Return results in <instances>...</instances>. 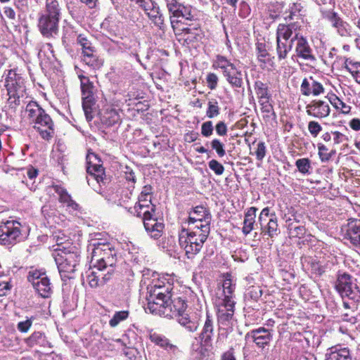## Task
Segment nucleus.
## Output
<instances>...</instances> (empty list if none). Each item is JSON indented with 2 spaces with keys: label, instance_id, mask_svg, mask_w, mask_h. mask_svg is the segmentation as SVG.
<instances>
[{
  "label": "nucleus",
  "instance_id": "nucleus-31",
  "mask_svg": "<svg viewBox=\"0 0 360 360\" xmlns=\"http://www.w3.org/2000/svg\"><path fill=\"white\" fill-rule=\"evenodd\" d=\"M101 266H103V268H105L106 266V264L103 260L99 262L97 271H91L86 276V281H88L89 285L92 288H96L98 285H101V280L99 279V278L101 276Z\"/></svg>",
  "mask_w": 360,
  "mask_h": 360
},
{
  "label": "nucleus",
  "instance_id": "nucleus-53",
  "mask_svg": "<svg viewBox=\"0 0 360 360\" xmlns=\"http://www.w3.org/2000/svg\"><path fill=\"white\" fill-rule=\"evenodd\" d=\"M121 352H123L125 357H127L129 360H133V359H136V354H138L137 349L134 347H126L124 345L123 348H122Z\"/></svg>",
  "mask_w": 360,
  "mask_h": 360
},
{
  "label": "nucleus",
  "instance_id": "nucleus-17",
  "mask_svg": "<svg viewBox=\"0 0 360 360\" xmlns=\"http://www.w3.org/2000/svg\"><path fill=\"white\" fill-rule=\"evenodd\" d=\"M34 128L37 129L44 139L49 140L53 135V123L50 116L43 113L35 122Z\"/></svg>",
  "mask_w": 360,
  "mask_h": 360
},
{
  "label": "nucleus",
  "instance_id": "nucleus-21",
  "mask_svg": "<svg viewBox=\"0 0 360 360\" xmlns=\"http://www.w3.org/2000/svg\"><path fill=\"white\" fill-rule=\"evenodd\" d=\"M326 18L341 37H348L350 35L349 25L347 22L344 21L337 13L333 11L329 12L327 14Z\"/></svg>",
  "mask_w": 360,
  "mask_h": 360
},
{
  "label": "nucleus",
  "instance_id": "nucleus-41",
  "mask_svg": "<svg viewBox=\"0 0 360 360\" xmlns=\"http://www.w3.org/2000/svg\"><path fill=\"white\" fill-rule=\"evenodd\" d=\"M210 144L212 148L216 151L219 158H222L226 155L224 144L219 139H214Z\"/></svg>",
  "mask_w": 360,
  "mask_h": 360
},
{
  "label": "nucleus",
  "instance_id": "nucleus-36",
  "mask_svg": "<svg viewBox=\"0 0 360 360\" xmlns=\"http://www.w3.org/2000/svg\"><path fill=\"white\" fill-rule=\"evenodd\" d=\"M295 166L298 171L304 175L309 174L312 169L311 161L308 158H300L297 160L295 162Z\"/></svg>",
  "mask_w": 360,
  "mask_h": 360
},
{
  "label": "nucleus",
  "instance_id": "nucleus-15",
  "mask_svg": "<svg viewBox=\"0 0 360 360\" xmlns=\"http://www.w3.org/2000/svg\"><path fill=\"white\" fill-rule=\"evenodd\" d=\"M86 172L98 183L103 181L104 169L101 159L94 153L89 152L86 155Z\"/></svg>",
  "mask_w": 360,
  "mask_h": 360
},
{
  "label": "nucleus",
  "instance_id": "nucleus-47",
  "mask_svg": "<svg viewBox=\"0 0 360 360\" xmlns=\"http://www.w3.org/2000/svg\"><path fill=\"white\" fill-rule=\"evenodd\" d=\"M345 68L352 75L356 71L360 70V63L354 62L349 58H346L345 60Z\"/></svg>",
  "mask_w": 360,
  "mask_h": 360
},
{
  "label": "nucleus",
  "instance_id": "nucleus-48",
  "mask_svg": "<svg viewBox=\"0 0 360 360\" xmlns=\"http://www.w3.org/2000/svg\"><path fill=\"white\" fill-rule=\"evenodd\" d=\"M308 130L313 137H316L322 131V127L316 121H310L308 123Z\"/></svg>",
  "mask_w": 360,
  "mask_h": 360
},
{
  "label": "nucleus",
  "instance_id": "nucleus-54",
  "mask_svg": "<svg viewBox=\"0 0 360 360\" xmlns=\"http://www.w3.org/2000/svg\"><path fill=\"white\" fill-rule=\"evenodd\" d=\"M206 82L207 86L211 89L214 90L216 89L218 83V77L215 73L210 72L206 77Z\"/></svg>",
  "mask_w": 360,
  "mask_h": 360
},
{
  "label": "nucleus",
  "instance_id": "nucleus-49",
  "mask_svg": "<svg viewBox=\"0 0 360 360\" xmlns=\"http://www.w3.org/2000/svg\"><path fill=\"white\" fill-rule=\"evenodd\" d=\"M262 295V290L259 287L251 286L248 288L246 296L251 300L257 301Z\"/></svg>",
  "mask_w": 360,
  "mask_h": 360
},
{
  "label": "nucleus",
  "instance_id": "nucleus-35",
  "mask_svg": "<svg viewBox=\"0 0 360 360\" xmlns=\"http://www.w3.org/2000/svg\"><path fill=\"white\" fill-rule=\"evenodd\" d=\"M167 8L171 14L170 18H178V13L182 4L179 3L177 0H165ZM171 25L174 27V20L170 19Z\"/></svg>",
  "mask_w": 360,
  "mask_h": 360
},
{
  "label": "nucleus",
  "instance_id": "nucleus-28",
  "mask_svg": "<svg viewBox=\"0 0 360 360\" xmlns=\"http://www.w3.org/2000/svg\"><path fill=\"white\" fill-rule=\"evenodd\" d=\"M151 205H153L151 203V196H150L149 198V197L142 196V195H140L138 203H136L134 207H130L128 211L136 217H141L142 210L149 208Z\"/></svg>",
  "mask_w": 360,
  "mask_h": 360
},
{
  "label": "nucleus",
  "instance_id": "nucleus-29",
  "mask_svg": "<svg viewBox=\"0 0 360 360\" xmlns=\"http://www.w3.org/2000/svg\"><path fill=\"white\" fill-rule=\"evenodd\" d=\"M27 117L35 124L37 120L44 113V110L34 101L30 102L25 110Z\"/></svg>",
  "mask_w": 360,
  "mask_h": 360
},
{
  "label": "nucleus",
  "instance_id": "nucleus-14",
  "mask_svg": "<svg viewBox=\"0 0 360 360\" xmlns=\"http://www.w3.org/2000/svg\"><path fill=\"white\" fill-rule=\"evenodd\" d=\"M28 280L41 297H48L50 296L51 293V283L45 274L33 272L32 274H30Z\"/></svg>",
  "mask_w": 360,
  "mask_h": 360
},
{
  "label": "nucleus",
  "instance_id": "nucleus-44",
  "mask_svg": "<svg viewBox=\"0 0 360 360\" xmlns=\"http://www.w3.org/2000/svg\"><path fill=\"white\" fill-rule=\"evenodd\" d=\"M241 352L240 345H235L233 347L230 348L228 351L224 353L221 360H236L237 352Z\"/></svg>",
  "mask_w": 360,
  "mask_h": 360
},
{
  "label": "nucleus",
  "instance_id": "nucleus-63",
  "mask_svg": "<svg viewBox=\"0 0 360 360\" xmlns=\"http://www.w3.org/2000/svg\"><path fill=\"white\" fill-rule=\"evenodd\" d=\"M124 169L125 170L124 171V172L125 174L126 179L129 181H132L134 183L136 181V179L133 170L130 167L127 166L124 167Z\"/></svg>",
  "mask_w": 360,
  "mask_h": 360
},
{
  "label": "nucleus",
  "instance_id": "nucleus-7",
  "mask_svg": "<svg viewBox=\"0 0 360 360\" xmlns=\"http://www.w3.org/2000/svg\"><path fill=\"white\" fill-rule=\"evenodd\" d=\"M355 281L356 280L347 273L339 274L335 288L343 298L347 297L357 302L360 301V290Z\"/></svg>",
  "mask_w": 360,
  "mask_h": 360
},
{
  "label": "nucleus",
  "instance_id": "nucleus-9",
  "mask_svg": "<svg viewBox=\"0 0 360 360\" xmlns=\"http://www.w3.org/2000/svg\"><path fill=\"white\" fill-rule=\"evenodd\" d=\"M261 233L270 238L278 236L280 233L278 225V218L274 212L270 213L269 207H264L259 216Z\"/></svg>",
  "mask_w": 360,
  "mask_h": 360
},
{
  "label": "nucleus",
  "instance_id": "nucleus-58",
  "mask_svg": "<svg viewBox=\"0 0 360 360\" xmlns=\"http://www.w3.org/2000/svg\"><path fill=\"white\" fill-rule=\"evenodd\" d=\"M215 130L217 134L221 136H226L228 131L227 126L223 121H220L216 124Z\"/></svg>",
  "mask_w": 360,
  "mask_h": 360
},
{
  "label": "nucleus",
  "instance_id": "nucleus-39",
  "mask_svg": "<svg viewBox=\"0 0 360 360\" xmlns=\"http://www.w3.org/2000/svg\"><path fill=\"white\" fill-rule=\"evenodd\" d=\"M256 51L259 61L265 63L266 58L269 56L266 50V44L263 42H257L256 44Z\"/></svg>",
  "mask_w": 360,
  "mask_h": 360
},
{
  "label": "nucleus",
  "instance_id": "nucleus-18",
  "mask_svg": "<svg viewBox=\"0 0 360 360\" xmlns=\"http://www.w3.org/2000/svg\"><path fill=\"white\" fill-rule=\"evenodd\" d=\"M308 115L316 118H325L330 115V108L328 103L321 100H314L306 106Z\"/></svg>",
  "mask_w": 360,
  "mask_h": 360
},
{
  "label": "nucleus",
  "instance_id": "nucleus-12",
  "mask_svg": "<svg viewBox=\"0 0 360 360\" xmlns=\"http://www.w3.org/2000/svg\"><path fill=\"white\" fill-rule=\"evenodd\" d=\"M214 319L212 316L207 314L206 319L204 322L202 330L199 334L200 353L203 354L202 350L207 351L212 346L213 338L214 337Z\"/></svg>",
  "mask_w": 360,
  "mask_h": 360
},
{
  "label": "nucleus",
  "instance_id": "nucleus-40",
  "mask_svg": "<svg viewBox=\"0 0 360 360\" xmlns=\"http://www.w3.org/2000/svg\"><path fill=\"white\" fill-rule=\"evenodd\" d=\"M289 234L291 237L302 238L306 233V229L303 226H294L289 224L288 226Z\"/></svg>",
  "mask_w": 360,
  "mask_h": 360
},
{
  "label": "nucleus",
  "instance_id": "nucleus-38",
  "mask_svg": "<svg viewBox=\"0 0 360 360\" xmlns=\"http://www.w3.org/2000/svg\"><path fill=\"white\" fill-rule=\"evenodd\" d=\"M129 315V306L127 304L122 311H117L114 309V327L119 324L120 322L126 320Z\"/></svg>",
  "mask_w": 360,
  "mask_h": 360
},
{
  "label": "nucleus",
  "instance_id": "nucleus-43",
  "mask_svg": "<svg viewBox=\"0 0 360 360\" xmlns=\"http://www.w3.org/2000/svg\"><path fill=\"white\" fill-rule=\"evenodd\" d=\"M179 17H182L186 20H193L194 15L193 14L192 7L191 6H184L182 4L178 13V18Z\"/></svg>",
  "mask_w": 360,
  "mask_h": 360
},
{
  "label": "nucleus",
  "instance_id": "nucleus-50",
  "mask_svg": "<svg viewBox=\"0 0 360 360\" xmlns=\"http://www.w3.org/2000/svg\"><path fill=\"white\" fill-rule=\"evenodd\" d=\"M318 150L319 158L322 162H326L331 158V154L327 153L328 148L325 145L322 143H319Z\"/></svg>",
  "mask_w": 360,
  "mask_h": 360
},
{
  "label": "nucleus",
  "instance_id": "nucleus-10",
  "mask_svg": "<svg viewBox=\"0 0 360 360\" xmlns=\"http://www.w3.org/2000/svg\"><path fill=\"white\" fill-rule=\"evenodd\" d=\"M155 205H151L149 208L142 210L141 216L144 227L146 231L150 234V237L158 239L162 236L165 225L162 222H158L155 218Z\"/></svg>",
  "mask_w": 360,
  "mask_h": 360
},
{
  "label": "nucleus",
  "instance_id": "nucleus-34",
  "mask_svg": "<svg viewBox=\"0 0 360 360\" xmlns=\"http://www.w3.org/2000/svg\"><path fill=\"white\" fill-rule=\"evenodd\" d=\"M56 191L60 195V202L66 203L68 207H72L73 210L78 209L79 205L72 199L65 189L58 187L56 188Z\"/></svg>",
  "mask_w": 360,
  "mask_h": 360
},
{
  "label": "nucleus",
  "instance_id": "nucleus-59",
  "mask_svg": "<svg viewBox=\"0 0 360 360\" xmlns=\"http://www.w3.org/2000/svg\"><path fill=\"white\" fill-rule=\"evenodd\" d=\"M333 107L338 110L340 109L342 110V112L345 114L349 112L350 109H351L349 105H347V104H345L340 98L336 102H335Z\"/></svg>",
  "mask_w": 360,
  "mask_h": 360
},
{
  "label": "nucleus",
  "instance_id": "nucleus-8",
  "mask_svg": "<svg viewBox=\"0 0 360 360\" xmlns=\"http://www.w3.org/2000/svg\"><path fill=\"white\" fill-rule=\"evenodd\" d=\"M77 43L82 49L83 61L87 65L94 69L99 68L103 65V61L97 57L96 48L92 44L89 37L84 34H79L77 37Z\"/></svg>",
  "mask_w": 360,
  "mask_h": 360
},
{
  "label": "nucleus",
  "instance_id": "nucleus-64",
  "mask_svg": "<svg viewBox=\"0 0 360 360\" xmlns=\"http://www.w3.org/2000/svg\"><path fill=\"white\" fill-rule=\"evenodd\" d=\"M349 127L354 131L360 130V119L354 118L349 122Z\"/></svg>",
  "mask_w": 360,
  "mask_h": 360
},
{
  "label": "nucleus",
  "instance_id": "nucleus-42",
  "mask_svg": "<svg viewBox=\"0 0 360 360\" xmlns=\"http://www.w3.org/2000/svg\"><path fill=\"white\" fill-rule=\"evenodd\" d=\"M69 239V236L60 231L55 232L53 235V240L56 242L58 248H60L63 244H70Z\"/></svg>",
  "mask_w": 360,
  "mask_h": 360
},
{
  "label": "nucleus",
  "instance_id": "nucleus-1",
  "mask_svg": "<svg viewBox=\"0 0 360 360\" xmlns=\"http://www.w3.org/2000/svg\"><path fill=\"white\" fill-rule=\"evenodd\" d=\"M211 219L209 210L203 206H196L189 212L188 225L200 223V226L195 232H189L184 228L179 234V245L188 259H193L201 250L210 234Z\"/></svg>",
  "mask_w": 360,
  "mask_h": 360
},
{
  "label": "nucleus",
  "instance_id": "nucleus-33",
  "mask_svg": "<svg viewBox=\"0 0 360 360\" xmlns=\"http://www.w3.org/2000/svg\"><path fill=\"white\" fill-rule=\"evenodd\" d=\"M213 67L215 68H219L222 70V73H225L232 68L235 67V65L228 60L225 56L221 55H217L216 59L214 61Z\"/></svg>",
  "mask_w": 360,
  "mask_h": 360
},
{
  "label": "nucleus",
  "instance_id": "nucleus-46",
  "mask_svg": "<svg viewBox=\"0 0 360 360\" xmlns=\"http://www.w3.org/2000/svg\"><path fill=\"white\" fill-rule=\"evenodd\" d=\"M210 169L217 175H221L224 172V166L217 160L212 159L208 162Z\"/></svg>",
  "mask_w": 360,
  "mask_h": 360
},
{
  "label": "nucleus",
  "instance_id": "nucleus-55",
  "mask_svg": "<svg viewBox=\"0 0 360 360\" xmlns=\"http://www.w3.org/2000/svg\"><path fill=\"white\" fill-rule=\"evenodd\" d=\"M266 146L264 142L257 143V150L255 151L256 158L258 160H262L266 155Z\"/></svg>",
  "mask_w": 360,
  "mask_h": 360
},
{
  "label": "nucleus",
  "instance_id": "nucleus-45",
  "mask_svg": "<svg viewBox=\"0 0 360 360\" xmlns=\"http://www.w3.org/2000/svg\"><path fill=\"white\" fill-rule=\"evenodd\" d=\"M94 105V100H83L82 106L85 113V116L88 121H91L93 118L92 106Z\"/></svg>",
  "mask_w": 360,
  "mask_h": 360
},
{
  "label": "nucleus",
  "instance_id": "nucleus-27",
  "mask_svg": "<svg viewBox=\"0 0 360 360\" xmlns=\"http://www.w3.org/2000/svg\"><path fill=\"white\" fill-rule=\"evenodd\" d=\"M350 357L349 350L346 347H334L326 354V360H346Z\"/></svg>",
  "mask_w": 360,
  "mask_h": 360
},
{
  "label": "nucleus",
  "instance_id": "nucleus-60",
  "mask_svg": "<svg viewBox=\"0 0 360 360\" xmlns=\"http://www.w3.org/2000/svg\"><path fill=\"white\" fill-rule=\"evenodd\" d=\"M331 133L334 136L333 141L335 144H339L345 141L348 140L347 137L345 134L340 133V131H332Z\"/></svg>",
  "mask_w": 360,
  "mask_h": 360
},
{
  "label": "nucleus",
  "instance_id": "nucleus-22",
  "mask_svg": "<svg viewBox=\"0 0 360 360\" xmlns=\"http://www.w3.org/2000/svg\"><path fill=\"white\" fill-rule=\"evenodd\" d=\"M346 236L353 245L360 248V219H349Z\"/></svg>",
  "mask_w": 360,
  "mask_h": 360
},
{
  "label": "nucleus",
  "instance_id": "nucleus-5",
  "mask_svg": "<svg viewBox=\"0 0 360 360\" xmlns=\"http://www.w3.org/2000/svg\"><path fill=\"white\" fill-rule=\"evenodd\" d=\"M53 256L62 279L72 278L80 261V255L75 248H56Z\"/></svg>",
  "mask_w": 360,
  "mask_h": 360
},
{
  "label": "nucleus",
  "instance_id": "nucleus-57",
  "mask_svg": "<svg viewBox=\"0 0 360 360\" xmlns=\"http://www.w3.org/2000/svg\"><path fill=\"white\" fill-rule=\"evenodd\" d=\"M261 105V110L262 112L270 113L274 111L273 105L270 103V99H265L263 101H259Z\"/></svg>",
  "mask_w": 360,
  "mask_h": 360
},
{
  "label": "nucleus",
  "instance_id": "nucleus-62",
  "mask_svg": "<svg viewBox=\"0 0 360 360\" xmlns=\"http://www.w3.org/2000/svg\"><path fill=\"white\" fill-rule=\"evenodd\" d=\"M32 325V322L30 320H26L25 321H21L18 324V328L20 331L22 333L27 332Z\"/></svg>",
  "mask_w": 360,
  "mask_h": 360
},
{
  "label": "nucleus",
  "instance_id": "nucleus-23",
  "mask_svg": "<svg viewBox=\"0 0 360 360\" xmlns=\"http://www.w3.org/2000/svg\"><path fill=\"white\" fill-rule=\"evenodd\" d=\"M257 210V209L256 207H251L245 214L242 231L245 236L249 234L254 229Z\"/></svg>",
  "mask_w": 360,
  "mask_h": 360
},
{
  "label": "nucleus",
  "instance_id": "nucleus-37",
  "mask_svg": "<svg viewBox=\"0 0 360 360\" xmlns=\"http://www.w3.org/2000/svg\"><path fill=\"white\" fill-rule=\"evenodd\" d=\"M220 108L219 103L216 99H211L207 103V110L206 111V115L209 118H214L219 115Z\"/></svg>",
  "mask_w": 360,
  "mask_h": 360
},
{
  "label": "nucleus",
  "instance_id": "nucleus-2",
  "mask_svg": "<svg viewBox=\"0 0 360 360\" xmlns=\"http://www.w3.org/2000/svg\"><path fill=\"white\" fill-rule=\"evenodd\" d=\"M301 25L298 22L280 23L276 32V53L278 60H284L292 49L296 41L295 51L296 56L309 62L316 61L313 50L306 37L301 33Z\"/></svg>",
  "mask_w": 360,
  "mask_h": 360
},
{
  "label": "nucleus",
  "instance_id": "nucleus-32",
  "mask_svg": "<svg viewBox=\"0 0 360 360\" xmlns=\"http://www.w3.org/2000/svg\"><path fill=\"white\" fill-rule=\"evenodd\" d=\"M117 37H119L123 42H121L126 48H129L130 45L129 41H130L131 32L129 30L128 25L123 23L118 24L117 25Z\"/></svg>",
  "mask_w": 360,
  "mask_h": 360
},
{
  "label": "nucleus",
  "instance_id": "nucleus-61",
  "mask_svg": "<svg viewBox=\"0 0 360 360\" xmlns=\"http://www.w3.org/2000/svg\"><path fill=\"white\" fill-rule=\"evenodd\" d=\"M136 2L139 4L140 6L142 7L146 13L153 8V6L155 5L151 0H136Z\"/></svg>",
  "mask_w": 360,
  "mask_h": 360
},
{
  "label": "nucleus",
  "instance_id": "nucleus-26",
  "mask_svg": "<svg viewBox=\"0 0 360 360\" xmlns=\"http://www.w3.org/2000/svg\"><path fill=\"white\" fill-rule=\"evenodd\" d=\"M175 318L179 324L189 332H195L199 326V323L196 319L191 318L188 314L185 312Z\"/></svg>",
  "mask_w": 360,
  "mask_h": 360
},
{
  "label": "nucleus",
  "instance_id": "nucleus-24",
  "mask_svg": "<svg viewBox=\"0 0 360 360\" xmlns=\"http://www.w3.org/2000/svg\"><path fill=\"white\" fill-rule=\"evenodd\" d=\"M223 75L233 88H240L242 86V72L236 66L224 73Z\"/></svg>",
  "mask_w": 360,
  "mask_h": 360
},
{
  "label": "nucleus",
  "instance_id": "nucleus-13",
  "mask_svg": "<svg viewBox=\"0 0 360 360\" xmlns=\"http://www.w3.org/2000/svg\"><path fill=\"white\" fill-rule=\"evenodd\" d=\"M149 338L152 342L162 348L171 359L181 357V350L165 335L153 333L150 334Z\"/></svg>",
  "mask_w": 360,
  "mask_h": 360
},
{
  "label": "nucleus",
  "instance_id": "nucleus-3",
  "mask_svg": "<svg viewBox=\"0 0 360 360\" xmlns=\"http://www.w3.org/2000/svg\"><path fill=\"white\" fill-rule=\"evenodd\" d=\"M172 286L169 282L153 279L147 286V309L152 314H166L164 304L171 300ZM167 311L168 310L166 309Z\"/></svg>",
  "mask_w": 360,
  "mask_h": 360
},
{
  "label": "nucleus",
  "instance_id": "nucleus-56",
  "mask_svg": "<svg viewBox=\"0 0 360 360\" xmlns=\"http://www.w3.org/2000/svg\"><path fill=\"white\" fill-rule=\"evenodd\" d=\"M101 29L103 30V34L109 37L112 34V26L110 18H105L101 23Z\"/></svg>",
  "mask_w": 360,
  "mask_h": 360
},
{
  "label": "nucleus",
  "instance_id": "nucleus-6",
  "mask_svg": "<svg viewBox=\"0 0 360 360\" xmlns=\"http://www.w3.org/2000/svg\"><path fill=\"white\" fill-rule=\"evenodd\" d=\"M60 8L56 0H46L44 10L42 11L38 22V27L46 37H53L58 32V22Z\"/></svg>",
  "mask_w": 360,
  "mask_h": 360
},
{
  "label": "nucleus",
  "instance_id": "nucleus-30",
  "mask_svg": "<svg viewBox=\"0 0 360 360\" xmlns=\"http://www.w3.org/2000/svg\"><path fill=\"white\" fill-rule=\"evenodd\" d=\"M254 87L259 101H263L265 99H271V94L267 84L257 80L255 82Z\"/></svg>",
  "mask_w": 360,
  "mask_h": 360
},
{
  "label": "nucleus",
  "instance_id": "nucleus-11",
  "mask_svg": "<svg viewBox=\"0 0 360 360\" xmlns=\"http://www.w3.org/2000/svg\"><path fill=\"white\" fill-rule=\"evenodd\" d=\"M20 224L16 221H7L0 225V243L8 245L15 242L20 237Z\"/></svg>",
  "mask_w": 360,
  "mask_h": 360
},
{
  "label": "nucleus",
  "instance_id": "nucleus-25",
  "mask_svg": "<svg viewBox=\"0 0 360 360\" xmlns=\"http://www.w3.org/2000/svg\"><path fill=\"white\" fill-rule=\"evenodd\" d=\"M147 15L153 22L155 26L161 30H165L166 25L165 24V18L160 13V8L155 4L147 13Z\"/></svg>",
  "mask_w": 360,
  "mask_h": 360
},
{
  "label": "nucleus",
  "instance_id": "nucleus-16",
  "mask_svg": "<svg viewBox=\"0 0 360 360\" xmlns=\"http://www.w3.org/2000/svg\"><path fill=\"white\" fill-rule=\"evenodd\" d=\"M271 339L272 333L271 330L264 327H259L252 330L245 335L246 340L252 341L255 342L257 347L262 348L268 345Z\"/></svg>",
  "mask_w": 360,
  "mask_h": 360
},
{
  "label": "nucleus",
  "instance_id": "nucleus-51",
  "mask_svg": "<svg viewBox=\"0 0 360 360\" xmlns=\"http://www.w3.org/2000/svg\"><path fill=\"white\" fill-rule=\"evenodd\" d=\"M83 100H94V85H89L81 87Z\"/></svg>",
  "mask_w": 360,
  "mask_h": 360
},
{
  "label": "nucleus",
  "instance_id": "nucleus-52",
  "mask_svg": "<svg viewBox=\"0 0 360 360\" xmlns=\"http://www.w3.org/2000/svg\"><path fill=\"white\" fill-rule=\"evenodd\" d=\"M213 129L212 121L205 122L201 126V134L205 137H210L213 133Z\"/></svg>",
  "mask_w": 360,
  "mask_h": 360
},
{
  "label": "nucleus",
  "instance_id": "nucleus-19",
  "mask_svg": "<svg viewBox=\"0 0 360 360\" xmlns=\"http://www.w3.org/2000/svg\"><path fill=\"white\" fill-rule=\"evenodd\" d=\"M164 307L165 309L168 310L167 311L165 310V312L168 313V314H157L160 316H164L165 317L174 318L185 312L187 308V304L186 301L181 297H174L173 299L171 297V300L167 304H164Z\"/></svg>",
  "mask_w": 360,
  "mask_h": 360
},
{
  "label": "nucleus",
  "instance_id": "nucleus-4",
  "mask_svg": "<svg viewBox=\"0 0 360 360\" xmlns=\"http://www.w3.org/2000/svg\"><path fill=\"white\" fill-rule=\"evenodd\" d=\"M231 278V274H226L222 283V297H219L215 302L218 320L224 325H228L231 322L235 311L236 284Z\"/></svg>",
  "mask_w": 360,
  "mask_h": 360
},
{
  "label": "nucleus",
  "instance_id": "nucleus-20",
  "mask_svg": "<svg viewBox=\"0 0 360 360\" xmlns=\"http://www.w3.org/2000/svg\"><path fill=\"white\" fill-rule=\"evenodd\" d=\"M300 91L302 95L309 96L312 95L318 96L324 92L323 85L314 80L312 77L304 78L300 86Z\"/></svg>",
  "mask_w": 360,
  "mask_h": 360
}]
</instances>
